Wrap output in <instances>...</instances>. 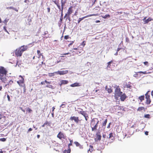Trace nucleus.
I'll return each instance as SVG.
<instances>
[{
  "label": "nucleus",
  "mask_w": 153,
  "mask_h": 153,
  "mask_svg": "<svg viewBox=\"0 0 153 153\" xmlns=\"http://www.w3.org/2000/svg\"><path fill=\"white\" fill-rule=\"evenodd\" d=\"M28 48L27 45H23L16 49L15 51V55L17 57H20L22 55L23 53L27 51Z\"/></svg>",
  "instance_id": "nucleus-1"
},
{
  "label": "nucleus",
  "mask_w": 153,
  "mask_h": 153,
  "mask_svg": "<svg viewBox=\"0 0 153 153\" xmlns=\"http://www.w3.org/2000/svg\"><path fill=\"white\" fill-rule=\"evenodd\" d=\"M73 7L71 6L68 10L67 13L65 14L64 18H66V20H68L69 21H71V18L70 17V15L73 12Z\"/></svg>",
  "instance_id": "nucleus-2"
},
{
  "label": "nucleus",
  "mask_w": 153,
  "mask_h": 153,
  "mask_svg": "<svg viewBox=\"0 0 153 153\" xmlns=\"http://www.w3.org/2000/svg\"><path fill=\"white\" fill-rule=\"evenodd\" d=\"M114 90V96L115 97L118 98L122 94L123 92L121 91L120 88L119 86L116 85L115 87Z\"/></svg>",
  "instance_id": "nucleus-3"
},
{
  "label": "nucleus",
  "mask_w": 153,
  "mask_h": 153,
  "mask_svg": "<svg viewBox=\"0 0 153 153\" xmlns=\"http://www.w3.org/2000/svg\"><path fill=\"white\" fill-rule=\"evenodd\" d=\"M150 91H148L145 94V98L146 99V101L145 103L147 105H149L150 104L151 102V100L150 98V95L149 94V93Z\"/></svg>",
  "instance_id": "nucleus-4"
},
{
  "label": "nucleus",
  "mask_w": 153,
  "mask_h": 153,
  "mask_svg": "<svg viewBox=\"0 0 153 153\" xmlns=\"http://www.w3.org/2000/svg\"><path fill=\"white\" fill-rule=\"evenodd\" d=\"M19 77H21V79L19 81H17V83L19 84V86L21 87H25V85L24 84V79L21 75H20Z\"/></svg>",
  "instance_id": "nucleus-5"
},
{
  "label": "nucleus",
  "mask_w": 153,
  "mask_h": 153,
  "mask_svg": "<svg viewBox=\"0 0 153 153\" xmlns=\"http://www.w3.org/2000/svg\"><path fill=\"white\" fill-rule=\"evenodd\" d=\"M102 136L100 132V131H98L96 132L94 140L95 141H100L101 139Z\"/></svg>",
  "instance_id": "nucleus-6"
},
{
  "label": "nucleus",
  "mask_w": 153,
  "mask_h": 153,
  "mask_svg": "<svg viewBox=\"0 0 153 153\" xmlns=\"http://www.w3.org/2000/svg\"><path fill=\"white\" fill-rule=\"evenodd\" d=\"M7 73V71L4 68L2 67H0V76L6 75Z\"/></svg>",
  "instance_id": "nucleus-7"
},
{
  "label": "nucleus",
  "mask_w": 153,
  "mask_h": 153,
  "mask_svg": "<svg viewBox=\"0 0 153 153\" xmlns=\"http://www.w3.org/2000/svg\"><path fill=\"white\" fill-rule=\"evenodd\" d=\"M98 15V14H90V15H87L83 17H82V18H80L78 20V23L79 24L80 22L83 20L85 18H87L88 17L93 16H97Z\"/></svg>",
  "instance_id": "nucleus-8"
},
{
  "label": "nucleus",
  "mask_w": 153,
  "mask_h": 153,
  "mask_svg": "<svg viewBox=\"0 0 153 153\" xmlns=\"http://www.w3.org/2000/svg\"><path fill=\"white\" fill-rule=\"evenodd\" d=\"M70 120L72 121L74 120L76 123H78L79 122V117L75 116L71 117L70 118Z\"/></svg>",
  "instance_id": "nucleus-9"
},
{
  "label": "nucleus",
  "mask_w": 153,
  "mask_h": 153,
  "mask_svg": "<svg viewBox=\"0 0 153 153\" xmlns=\"http://www.w3.org/2000/svg\"><path fill=\"white\" fill-rule=\"evenodd\" d=\"M57 137L60 139H62V138L65 139L66 136L63 133L61 132H60L57 135Z\"/></svg>",
  "instance_id": "nucleus-10"
},
{
  "label": "nucleus",
  "mask_w": 153,
  "mask_h": 153,
  "mask_svg": "<svg viewBox=\"0 0 153 153\" xmlns=\"http://www.w3.org/2000/svg\"><path fill=\"white\" fill-rule=\"evenodd\" d=\"M68 70L65 71H60L57 72H55L57 74H59L60 75H64L67 74L68 73Z\"/></svg>",
  "instance_id": "nucleus-11"
},
{
  "label": "nucleus",
  "mask_w": 153,
  "mask_h": 153,
  "mask_svg": "<svg viewBox=\"0 0 153 153\" xmlns=\"http://www.w3.org/2000/svg\"><path fill=\"white\" fill-rule=\"evenodd\" d=\"M146 17H145L143 20L144 22V24H146L148 23L149 22L153 20V19L151 17H149L147 19H146Z\"/></svg>",
  "instance_id": "nucleus-12"
},
{
  "label": "nucleus",
  "mask_w": 153,
  "mask_h": 153,
  "mask_svg": "<svg viewBox=\"0 0 153 153\" xmlns=\"http://www.w3.org/2000/svg\"><path fill=\"white\" fill-rule=\"evenodd\" d=\"M120 97V99L121 101H123L127 98V96L125 94H121Z\"/></svg>",
  "instance_id": "nucleus-13"
},
{
  "label": "nucleus",
  "mask_w": 153,
  "mask_h": 153,
  "mask_svg": "<svg viewBox=\"0 0 153 153\" xmlns=\"http://www.w3.org/2000/svg\"><path fill=\"white\" fill-rule=\"evenodd\" d=\"M122 127L120 125H116L115 127L116 131L117 132H120L121 130Z\"/></svg>",
  "instance_id": "nucleus-14"
},
{
  "label": "nucleus",
  "mask_w": 153,
  "mask_h": 153,
  "mask_svg": "<svg viewBox=\"0 0 153 153\" xmlns=\"http://www.w3.org/2000/svg\"><path fill=\"white\" fill-rule=\"evenodd\" d=\"M131 83L130 82H128V83L127 82H124L123 83L124 86L123 87L124 88H130L131 86L130 85Z\"/></svg>",
  "instance_id": "nucleus-15"
},
{
  "label": "nucleus",
  "mask_w": 153,
  "mask_h": 153,
  "mask_svg": "<svg viewBox=\"0 0 153 153\" xmlns=\"http://www.w3.org/2000/svg\"><path fill=\"white\" fill-rule=\"evenodd\" d=\"M99 121L97 119H93L91 121V124H97L98 123Z\"/></svg>",
  "instance_id": "nucleus-16"
},
{
  "label": "nucleus",
  "mask_w": 153,
  "mask_h": 153,
  "mask_svg": "<svg viewBox=\"0 0 153 153\" xmlns=\"http://www.w3.org/2000/svg\"><path fill=\"white\" fill-rule=\"evenodd\" d=\"M80 86V84L77 82L74 83L70 85V86L72 87H79Z\"/></svg>",
  "instance_id": "nucleus-17"
},
{
  "label": "nucleus",
  "mask_w": 153,
  "mask_h": 153,
  "mask_svg": "<svg viewBox=\"0 0 153 153\" xmlns=\"http://www.w3.org/2000/svg\"><path fill=\"white\" fill-rule=\"evenodd\" d=\"M61 83L59 84V85L61 86L62 85L66 84L68 83V81L66 80H62L60 81Z\"/></svg>",
  "instance_id": "nucleus-18"
},
{
  "label": "nucleus",
  "mask_w": 153,
  "mask_h": 153,
  "mask_svg": "<svg viewBox=\"0 0 153 153\" xmlns=\"http://www.w3.org/2000/svg\"><path fill=\"white\" fill-rule=\"evenodd\" d=\"M0 79L4 83H5L7 81L6 78L4 76H0Z\"/></svg>",
  "instance_id": "nucleus-19"
},
{
  "label": "nucleus",
  "mask_w": 153,
  "mask_h": 153,
  "mask_svg": "<svg viewBox=\"0 0 153 153\" xmlns=\"http://www.w3.org/2000/svg\"><path fill=\"white\" fill-rule=\"evenodd\" d=\"M114 62V60H112L110 61L107 63L108 65L107 66V68H111V64Z\"/></svg>",
  "instance_id": "nucleus-20"
},
{
  "label": "nucleus",
  "mask_w": 153,
  "mask_h": 153,
  "mask_svg": "<svg viewBox=\"0 0 153 153\" xmlns=\"http://www.w3.org/2000/svg\"><path fill=\"white\" fill-rule=\"evenodd\" d=\"M105 89H107V91L109 93H111L112 92V89L110 88H108V86L106 85L105 87Z\"/></svg>",
  "instance_id": "nucleus-21"
},
{
  "label": "nucleus",
  "mask_w": 153,
  "mask_h": 153,
  "mask_svg": "<svg viewBox=\"0 0 153 153\" xmlns=\"http://www.w3.org/2000/svg\"><path fill=\"white\" fill-rule=\"evenodd\" d=\"M146 108L143 107H140L137 109V111H141L142 110H143L144 111H145Z\"/></svg>",
  "instance_id": "nucleus-22"
},
{
  "label": "nucleus",
  "mask_w": 153,
  "mask_h": 153,
  "mask_svg": "<svg viewBox=\"0 0 153 153\" xmlns=\"http://www.w3.org/2000/svg\"><path fill=\"white\" fill-rule=\"evenodd\" d=\"M13 82V81L12 80H10L8 83L6 84L5 86L6 88H8L10 85H11Z\"/></svg>",
  "instance_id": "nucleus-23"
},
{
  "label": "nucleus",
  "mask_w": 153,
  "mask_h": 153,
  "mask_svg": "<svg viewBox=\"0 0 153 153\" xmlns=\"http://www.w3.org/2000/svg\"><path fill=\"white\" fill-rule=\"evenodd\" d=\"M110 16V15L108 14H107L105 15H101V17L104 19L109 18Z\"/></svg>",
  "instance_id": "nucleus-24"
},
{
  "label": "nucleus",
  "mask_w": 153,
  "mask_h": 153,
  "mask_svg": "<svg viewBox=\"0 0 153 153\" xmlns=\"http://www.w3.org/2000/svg\"><path fill=\"white\" fill-rule=\"evenodd\" d=\"M109 139H111L112 140H113L114 139V137L113 136V134L111 132L109 134V137H108Z\"/></svg>",
  "instance_id": "nucleus-25"
},
{
  "label": "nucleus",
  "mask_w": 153,
  "mask_h": 153,
  "mask_svg": "<svg viewBox=\"0 0 153 153\" xmlns=\"http://www.w3.org/2000/svg\"><path fill=\"white\" fill-rule=\"evenodd\" d=\"M65 3L66 2L65 1H64L63 0H61V9H63V7H64Z\"/></svg>",
  "instance_id": "nucleus-26"
},
{
  "label": "nucleus",
  "mask_w": 153,
  "mask_h": 153,
  "mask_svg": "<svg viewBox=\"0 0 153 153\" xmlns=\"http://www.w3.org/2000/svg\"><path fill=\"white\" fill-rule=\"evenodd\" d=\"M1 119L2 121H5L6 120V117L5 116L2 115L0 114V119Z\"/></svg>",
  "instance_id": "nucleus-27"
},
{
  "label": "nucleus",
  "mask_w": 153,
  "mask_h": 153,
  "mask_svg": "<svg viewBox=\"0 0 153 153\" xmlns=\"http://www.w3.org/2000/svg\"><path fill=\"white\" fill-rule=\"evenodd\" d=\"M63 20V17H60V20L59 21V22H58L59 26L60 27L61 25V24L62 23Z\"/></svg>",
  "instance_id": "nucleus-28"
},
{
  "label": "nucleus",
  "mask_w": 153,
  "mask_h": 153,
  "mask_svg": "<svg viewBox=\"0 0 153 153\" xmlns=\"http://www.w3.org/2000/svg\"><path fill=\"white\" fill-rule=\"evenodd\" d=\"M144 117L150 119L151 117V116L150 114H145L144 116Z\"/></svg>",
  "instance_id": "nucleus-29"
},
{
  "label": "nucleus",
  "mask_w": 153,
  "mask_h": 153,
  "mask_svg": "<svg viewBox=\"0 0 153 153\" xmlns=\"http://www.w3.org/2000/svg\"><path fill=\"white\" fill-rule=\"evenodd\" d=\"M97 126H98V125H95V126L93 127L91 126V127L92 128V131H94L96 130Z\"/></svg>",
  "instance_id": "nucleus-30"
},
{
  "label": "nucleus",
  "mask_w": 153,
  "mask_h": 153,
  "mask_svg": "<svg viewBox=\"0 0 153 153\" xmlns=\"http://www.w3.org/2000/svg\"><path fill=\"white\" fill-rule=\"evenodd\" d=\"M139 99L142 102L144 99V95H142L139 97Z\"/></svg>",
  "instance_id": "nucleus-31"
},
{
  "label": "nucleus",
  "mask_w": 153,
  "mask_h": 153,
  "mask_svg": "<svg viewBox=\"0 0 153 153\" xmlns=\"http://www.w3.org/2000/svg\"><path fill=\"white\" fill-rule=\"evenodd\" d=\"M52 1L56 5L59 4V0H53Z\"/></svg>",
  "instance_id": "nucleus-32"
},
{
  "label": "nucleus",
  "mask_w": 153,
  "mask_h": 153,
  "mask_svg": "<svg viewBox=\"0 0 153 153\" xmlns=\"http://www.w3.org/2000/svg\"><path fill=\"white\" fill-rule=\"evenodd\" d=\"M26 111L28 113H30L32 111V110L30 109L29 108H27L26 109Z\"/></svg>",
  "instance_id": "nucleus-33"
},
{
  "label": "nucleus",
  "mask_w": 153,
  "mask_h": 153,
  "mask_svg": "<svg viewBox=\"0 0 153 153\" xmlns=\"http://www.w3.org/2000/svg\"><path fill=\"white\" fill-rule=\"evenodd\" d=\"M71 152V149L69 147V148L67 150H65L64 153H70Z\"/></svg>",
  "instance_id": "nucleus-34"
},
{
  "label": "nucleus",
  "mask_w": 153,
  "mask_h": 153,
  "mask_svg": "<svg viewBox=\"0 0 153 153\" xmlns=\"http://www.w3.org/2000/svg\"><path fill=\"white\" fill-rule=\"evenodd\" d=\"M137 73H138V74L143 73V74H148V73H150V72L147 73L146 72V71H144V72H143V71H139V72H137Z\"/></svg>",
  "instance_id": "nucleus-35"
},
{
  "label": "nucleus",
  "mask_w": 153,
  "mask_h": 153,
  "mask_svg": "<svg viewBox=\"0 0 153 153\" xmlns=\"http://www.w3.org/2000/svg\"><path fill=\"white\" fill-rule=\"evenodd\" d=\"M46 87L51 88V89H54V87L52 85H47L46 86Z\"/></svg>",
  "instance_id": "nucleus-36"
},
{
  "label": "nucleus",
  "mask_w": 153,
  "mask_h": 153,
  "mask_svg": "<svg viewBox=\"0 0 153 153\" xmlns=\"http://www.w3.org/2000/svg\"><path fill=\"white\" fill-rule=\"evenodd\" d=\"M78 113L79 114H81V113L83 111V109L81 108H78Z\"/></svg>",
  "instance_id": "nucleus-37"
},
{
  "label": "nucleus",
  "mask_w": 153,
  "mask_h": 153,
  "mask_svg": "<svg viewBox=\"0 0 153 153\" xmlns=\"http://www.w3.org/2000/svg\"><path fill=\"white\" fill-rule=\"evenodd\" d=\"M90 149H89L88 150V152L89 151L90 152H91L92 151L93 149V146H90Z\"/></svg>",
  "instance_id": "nucleus-38"
},
{
  "label": "nucleus",
  "mask_w": 153,
  "mask_h": 153,
  "mask_svg": "<svg viewBox=\"0 0 153 153\" xmlns=\"http://www.w3.org/2000/svg\"><path fill=\"white\" fill-rule=\"evenodd\" d=\"M8 19H6L4 21H3V22L6 25L7 24V23L9 20Z\"/></svg>",
  "instance_id": "nucleus-39"
},
{
  "label": "nucleus",
  "mask_w": 153,
  "mask_h": 153,
  "mask_svg": "<svg viewBox=\"0 0 153 153\" xmlns=\"http://www.w3.org/2000/svg\"><path fill=\"white\" fill-rule=\"evenodd\" d=\"M81 114H82V115H83L84 116H85L87 114L84 111H83Z\"/></svg>",
  "instance_id": "nucleus-40"
},
{
  "label": "nucleus",
  "mask_w": 153,
  "mask_h": 153,
  "mask_svg": "<svg viewBox=\"0 0 153 153\" xmlns=\"http://www.w3.org/2000/svg\"><path fill=\"white\" fill-rule=\"evenodd\" d=\"M37 53L38 56H39V57H40L42 55V53H40V51L38 50L37 51Z\"/></svg>",
  "instance_id": "nucleus-41"
},
{
  "label": "nucleus",
  "mask_w": 153,
  "mask_h": 153,
  "mask_svg": "<svg viewBox=\"0 0 153 153\" xmlns=\"http://www.w3.org/2000/svg\"><path fill=\"white\" fill-rule=\"evenodd\" d=\"M54 73H49L48 74V75L49 76H54Z\"/></svg>",
  "instance_id": "nucleus-42"
},
{
  "label": "nucleus",
  "mask_w": 153,
  "mask_h": 153,
  "mask_svg": "<svg viewBox=\"0 0 153 153\" xmlns=\"http://www.w3.org/2000/svg\"><path fill=\"white\" fill-rule=\"evenodd\" d=\"M74 143L75 144L76 146H79L80 144L78 142L76 141L74 142Z\"/></svg>",
  "instance_id": "nucleus-43"
},
{
  "label": "nucleus",
  "mask_w": 153,
  "mask_h": 153,
  "mask_svg": "<svg viewBox=\"0 0 153 153\" xmlns=\"http://www.w3.org/2000/svg\"><path fill=\"white\" fill-rule=\"evenodd\" d=\"M6 140V139L4 138H2L0 139V141L2 142L5 141Z\"/></svg>",
  "instance_id": "nucleus-44"
},
{
  "label": "nucleus",
  "mask_w": 153,
  "mask_h": 153,
  "mask_svg": "<svg viewBox=\"0 0 153 153\" xmlns=\"http://www.w3.org/2000/svg\"><path fill=\"white\" fill-rule=\"evenodd\" d=\"M144 64L146 66H148L149 65V63L148 62L146 61L143 62Z\"/></svg>",
  "instance_id": "nucleus-45"
},
{
  "label": "nucleus",
  "mask_w": 153,
  "mask_h": 153,
  "mask_svg": "<svg viewBox=\"0 0 153 153\" xmlns=\"http://www.w3.org/2000/svg\"><path fill=\"white\" fill-rule=\"evenodd\" d=\"M107 119H105V120H104V121L103 122L102 124H106L107 123Z\"/></svg>",
  "instance_id": "nucleus-46"
},
{
  "label": "nucleus",
  "mask_w": 153,
  "mask_h": 153,
  "mask_svg": "<svg viewBox=\"0 0 153 153\" xmlns=\"http://www.w3.org/2000/svg\"><path fill=\"white\" fill-rule=\"evenodd\" d=\"M92 2V4H94L95 2L97 0H90Z\"/></svg>",
  "instance_id": "nucleus-47"
},
{
  "label": "nucleus",
  "mask_w": 153,
  "mask_h": 153,
  "mask_svg": "<svg viewBox=\"0 0 153 153\" xmlns=\"http://www.w3.org/2000/svg\"><path fill=\"white\" fill-rule=\"evenodd\" d=\"M7 99H8V101H10V97L8 94H7Z\"/></svg>",
  "instance_id": "nucleus-48"
},
{
  "label": "nucleus",
  "mask_w": 153,
  "mask_h": 153,
  "mask_svg": "<svg viewBox=\"0 0 153 153\" xmlns=\"http://www.w3.org/2000/svg\"><path fill=\"white\" fill-rule=\"evenodd\" d=\"M69 38V36L68 35H66L64 36V39H67Z\"/></svg>",
  "instance_id": "nucleus-49"
},
{
  "label": "nucleus",
  "mask_w": 153,
  "mask_h": 153,
  "mask_svg": "<svg viewBox=\"0 0 153 153\" xmlns=\"http://www.w3.org/2000/svg\"><path fill=\"white\" fill-rule=\"evenodd\" d=\"M56 6H57L58 8L60 10H61V7H60V5H59V4L57 5H56Z\"/></svg>",
  "instance_id": "nucleus-50"
},
{
  "label": "nucleus",
  "mask_w": 153,
  "mask_h": 153,
  "mask_svg": "<svg viewBox=\"0 0 153 153\" xmlns=\"http://www.w3.org/2000/svg\"><path fill=\"white\" fill-rule=\"evenodd\" d=\"M84 117H85V120L86 121H87L88 118V114H87L85 116H84Z\"/></svg>",
  "instance_id": "nucleus-51"
},
{
  "label": "nucleus",
  "mask_w": 153,
  "mask_h": 153,
  "mask_svg": "<svg viewBox=\"0 0 153 153\" xmlns=\"http://www.w3.org/2000/svg\"><path fill=\"white\" fill-rule=\"evenodd\" d=\"M65 104H62L61 105L60 107L62 108H64L65 107Z\"/></svg>",
  "instance_id": "nucleus-52"
},
{
  "label": "nucleus",
  "mask_w": 153,
  "mask_h": 153,
  "mask_svg": "<svg viewBox=\"0 0 153 153\" xmlns=\"http://www.w3.org/2000/svg\"><path fill=\"white\" fill-rule=\"evenodd\" d=\"M81 53V51H79V50H77V51H76V53L77 54H79L80 53Z\"/></svg>",
  "instance_id": "nucleus-53"
},
{
  "label": "nucleus",
  "mask_w": 153,
  "mask_h": 153,
  "mask_svg": "<svg viewBox=\"0 0 153 153\" xmlns=\"http://www.w3.org/2000/svg\"><path fill=\"white\" fill-rule=\"evenodd\" d=\"M85 41H83L82 42V45L83 46H84L85 45Z\"/></svg>",
  "instance_id": "nucleus-54"
},
{
  "label": "nucleus",
  "mask_w": 153,
  "mask_h": 153,
  "mask_svg": "<svg viewBox=\"0 0 153 153\" xmlns=\"http://www.w3.org/2000/svg\"><path fill=\"white\" fill-rule=\"evenodd\" d=\"M61 13L60 17H63V10L61 9Z\"/></svg>",
  "instance_id": "nucleus-55"
},
{
  "label": "nucleus",
  "mask_w": 153,
  "mask_h": 153,
  "mask_svg": "<svg viewBox=\"0 0 153 153\" xmlns=\"http://www.w3.org/2000/svg\"><path fill=\"white\" fill-rule=\"evenodd\" d=\"M47 10H48V13H49L50 12V7H48L47 8Z\"/></svg>",
  "instance_id": "nucleus-56"
},
{
  "label": "nucleus",
  "mask_w": 153,
  "mask_h": 153,
  "mask_svg": "<svg viewBox=\"0 0 153 153\" xmlns=\"http://www.w3.org/2000/svg\"><path fill=\"white\" fill-rule=\"evenodd\" d=\"M103 137L104 138H105L106 137V135L105 134H105H103L102 135Z\"/></svg>",
  "instance_id": "nucleus-57"
},
{
  "label": "nucleus",
  "mask_w": 153,
  "mask_h": 153,
  "mask_svg": "<svg viewBox=\"0 0 153 153\" xmlns=\"http://www.w3.org/2000/svg\"><path fill=\"white\" fill-rule=\"evenodd\" d=\"M3 28H4V30L5 31H6V32H7V33H8V31H7V30L6 29V27L4 26V27Z\"/></svg>",
  "instance_id": "nucleus-58"
},
{
  "label": "nucleus",
  "mask_w": 153,
  "mask_h": 153,
  "mask_svg": "<svg viewBox=\"0 0 153 153\" xmlns=\"http://www.w3.org/2000/svg\"><path fill=\"white\" fill-rule=\"evenodd\" d=\"M5 121H2V120L1 119H0V123L1 124H3L4 122Z\"/></svg>",
  "instance_id": "nucleus-59"
},
{
  "label": "nucleus",
  "mask_w": 153,
  "mask_h": 153,
  "mask_svg": "<svg viewBox=\"0 0 153 153\" xmlns=\"http://www.w3.org/2000/svg\"><path fill=\"white\" fill-rule=\"evenodd\" d=\"M78 147H79L80 149H82L83 148V146L80 144L79 145V146Z\"/></svg>",
  "instance_id": "nucleus-60"
},
{
  "label": "nucleus",
  "mask_w": 153,
  "mask_h": 153,
  "mask_svg": "<svg viewBox=\"0 0 153 153\" xmlns=\"http://www.w3.org/2000/svg\"><path fill=\"white\" fill-rule=\"evenodd\" d=\"M24 89V93H25L26 92V86L25 85V87H22Z\"/></svg>",
  "instance_id": "nucleus-61"
},
{
  "label": "nucleus",
  "mask_w": 153,
  "mask_h": 153,
  "mask_svg": "<svg viewBox=\"0 0 153 153\" xmlns=\"http://www.w3.org/2000/svg\"><path fill=\"white\" fill-rule=\"evenodd\" d=\"M45 81L41 82V84L42 85H44V84H45Z\"/></svg>",
  "instance_id": "nucleus-62"
},
{
  "label": "nucleus",
  "mask_w": 153,
  "mask_h": 153,
  "mask_svg": "<svg viewBox=\"0 0 153 153\" xmlns=\"http://www.w3.org/2000/svg\"><path fill=\"white\" fill-rule=\"evenodd\" d=\"M63 127H64V129L65 130H68V127H67V128H65V126H64Z\"/></svg>",
  "instance_id": "nucleus-63"
},
{
  "label": "nucleus",
  "mask_w": 153,
  "mask_h": 153,
  "mask_svg": "<svg viewBox=\"0 0 153 153\" xmlns=\"http://www.w3.org/2000/svg\"><path fill=\"white\" fill-rule=\"evenodd\" d=\"M96 8H94V9L95 10H97L98 11H99L100 10V8L99 7H96Z\"/></svg>",
  "instance_id": "nucleus-64"
}]
</instances>
